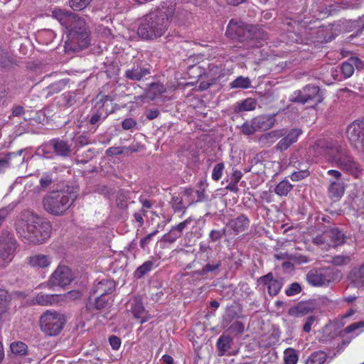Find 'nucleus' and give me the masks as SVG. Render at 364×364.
<instances>
[{"label":"nucleus","mask_w":364,"mask_h":364,"mask_svg":"<svg viewBox=\"0 0 364 364\" xmlns=\"http://www.w3.org/2000/svg\"><path fill=\"white\" fill-rule=\"evenodd\" d=\"M166 89L162 83L153 82L149 86L147 90V97L151 100H154L166 92Z\"/></svg>","instance_id":"31"},{"label":"nucleus","mask_w":364,"mask_h":364,"mask_svg":"<svg viewBox=\"0 0 364 364\" xmlns=\"http://www.w3.org/2000/svg\"><path fill=\"white\" fill-rule=\"evenodd\" d=\"M257 102L252 98H247L245 100L237 102L235 111L236 112L251 111L256 108Z\"/></svg>","instance_id":"33"},{"label":"nucleus","mask_w":364,"mask_h":364,"mask_svg":"<svg viewBox=\"0 0 364 364\" xmlns=\"http://www.w3.org/2000/svg\"><path fill=\"white\" fill-rule=\"evenodd\" d=\"M315 157L324 156L326 161L342 171L358 178L363 168L346 146L334 139H321L312 146Z\"/></svg>","instance_id":"1"},{"label":"nucleus","mask_w":364,"mask_h":364,"mask_svg":"<svg viewBox=\"0 0 364 364\" xmlns=\"http://www.w3.org/2000/svg\"><path fill=\"white\" fill-rule=\"evenodd\" d=\"M360 328H364V321H358L353 323H351L350 325L346 327L343 330L344 333L346 334L355 332L357 330H359Z\"/></svg>","instance_id":"52"},{"label":"nucleus","mask_w":364,"mask_h":364,"mask_svg":"<svg viewBox=\"0 0 364 364\" xmlns=\"http://www.w3.org/2000/svg\"><path fill=\"white\" fill-rule=\"evenodd\" d=\"M92 0H69L70 6L75 11H81L86 8Z\"/></svg>","instance_id":"45"},{"label":"nucleus","mask_w":364,"mask_h":364,"mask_svg":"<svg viewBox=\"0 0 364 364\" xmlns=\"http://www.w3.org/2000/svg\"><path fill=\"white\" fill-rule=\"evenodd\" d=\"M232 344V338L230 336L222 335L217 341V348L218 350V355L223 356L231 348Z\"/></svg>","instance_id":"26"},{"label":"nucleus","mask_w":364,"mask_h":364,"mask_svg":"<svg viewBox=\"0 0 364 364\" xmlns=\"http://www.w3.org/2000/svg\"><path fill=\"white\" fill-rule=\"evenodd\" d=\"M293 185L287 178L280 181L274 188V192L279 196H286L292 190Z\"/></svg>","instance_id":"35"},{"label":"nucleus","mask_w":364,"mask_h":364,"mask_svg":"<svg viewBox=\"0 0 364 364\" xmlns=\"http://www.w3.org/2000/svg\"><path fill=\"white\" fill-rule=\"evenodd\" d=\"M232 332L235 333H242L245 331V325L241 321H235L230 326Z\"/></svg>","instance_id":"56"},{"label":"nucleus","mask_w":364,"mask_h":364,"mask_svg":"<svg viewBox=\"0 0 364 364\" xmlns=\"http://www.w3.org/2000/svg\"><path fill=\"white\" fill-rule=\"evenodd\" d=\"M17 245L14 236L10 233L0 239V259L9 262L12 260Z\"/></svg>","instance_id":"12"},{"label":"nucleus","mask_w":364,"mask_h":364,"mask_svg":"<svg viewBox=\"0 0 364 364\" xmlns=\"http://www.w3.org/2000/svg\"><path fill=\"white\" fill-rule=\"evenodd\" d=\"M171 204L175 212H178L185 209L183 205V200L178 196H173L171 200Z\"/></svg>","instance_id":"51"},{"label":"nucleus","mask_w":364,"mask_h":364,"mask_svg":"<svg viewBox=\"0 0 364 364\" xmlns=\"http://www.w3.org/2000/svg\"><path fill=\"white\" fill-rule=\"evenodd\" d=\"M28 264L33 268L41 269L48 267L52 258L49 255L36 254L28 257Z\"/></svg>","instance_id":"24"},{"label":"nucleus","mask_w":364,"mask_h":364,"mask_svg":"<svg viewBox=\"0 0 364 364\" xmlns=\"http://www.w3.org/2000/svg\"><path fill=\"white\" fill-rule=\"evenodd\" d=\"M227 228L221 230H213L209 234V238L212 242H216L220 240L225 235Z\"/></svg>","instance_id":"54"},{"label":"nucleus","mask_w":364,"mask_h":364,"mask_svg":"<svg viewBox=\"0 0 364 364\" xmlns=\"http://www.w3.org/2000/svg\"><path fill=\"white\" fill-rule=\"evenodd\" d=\"M259 281L264 285H267L268 293L271 296H276L282 287V282L279 279H274L271 272L259 277Z\"/></svg>","instance_id":"20"},{"label":"nucleus","mask_w":364,"mask_h":364,"mask_svg":"<svg viewBox=\"0 0 364 364\" xmlns=\"http://www.w3.org/2000/svg\"><path fill=\"white\" fill-rule=\"evenodd\" d=\"M178 232H176V230H171L168 233L164 235V240L166 242L172 243L176 240L177 238L180 237Z\"/></svg>","instance_id":"58"},{"label":"nucleus","mask_w":364,"mask_h":364,"mask_svg":"<svg viewBox=\"0 0 364 364\" xmlns=\"http://www.w3.org/2000/svg\"><path fill=\"white\" fill-rule=\"evenodd\" d=\"M285 364H296L299 360L297 351L291 348L286 349L284 352Z\"/></svg>","instance_id":"41"},{"label":"nucleus","mask_w":364,"mask_h":364,"mask_svg":"<svg viewBox=\"0 0 364 364\" xmlns=\"http://www.w3.org/2000/svg\"><path fill=\"white\" fill-rule=\"evenodd\" d=\"M348 279L356 287L364 286V264L353 268L348 274Z\"/></svg>","instance_id":"25"},{"label":"nucleus","mask_w":364,"mask_h":364,"mask_svg":"<svg viewBox=\"0 0 364 364\" xmlns=\"http://www.w3.org/2000/svg\"><path fill=\"white\" fill-rule=\"evenodd\" d=\"M306 278L312 286H323L334 279V272L330 269H311L306 274Z\"/></svg>","instance_id":"10"},{"label":"nucleus","mask_w":364,"mask_h":364,"mask_svg":"<svg viewBox=\"0 0 364 364\" xmlns=\"http://www.w3.org/2000/svg\"><path fill=\"white\" fill-rule=\"evenodd\" d=\"M204 72L202 70L201 67L198 65H194L188 68V74L191 77H198L200 82L204 80Z\"/></svg>","instance_id":"46"},{"label":"nucleus","mask_w":364,"mask_h":364,"mask_svg":"<svg viewBox=\"0 0 364 364\" xmlns=\"http://www.w3.org/2000/svg\"><path fill=\"white\" fill-rule=\"evenodd\" d=\"M23 149H20L16 152H10L2 156L0 155V173L4 172L13 164H21L24 161L22 153Z\"/></svg>","instance_id":"15"},{"label":"nucleus","mask_w":364,"mask_h":364,"mask_svg":"<svg viewBox=\"0 0 364 364\" xmlns=\"http://www.w3.org/2000/svg\"><path fill=\"white\" fill-rule=\"evenodd\" d=\"M77 197L74 192H53L43 198V208L52 215H60L70 207Z\"/></svg>","instance_id":"5"},{"label":"nucleus","mask_w":364,"mask_h":364,"mask_svg":"<svg viewBox=\"0 0 364 364\" xmlns=\"http://www.w3.org/2000/svg\"><path fill=\"white\" fill-rule=\"evenodd\" d=\"M132 313L136 318H141V323L147 321V318L144 317V308L141 303L136 301L132 304Z\"/></svg>","instance_id":"40"},{"label":"nucleus","mask_w":364,"mask_h":364,"mask_svg":"<svg viewBox=\"0 0 364 364\" xmlns=\"http://www.w3.org/2000/svg\"><path fill=\"white\" fill-rule=\"evenodd\" d=\"M48 144L58 156L68 157L71 153V145L65 141L54 139L50 141Z\"/></svg>","instance_id":"21"},{"label":"nucleus","mask_w":364,"mask_h":364,"mask_svg":"<svg viewBox=\"0 0 364 364\" xmlns=\"http://www.w3.org/2000/svg\"><path fill=\"white\" fill-rule=\"evenodd\" d=\"M254 124L257 132L266 131L272 128L276 124L274 115H259L253 118Z\"/></svg>","instance_id":"22"},{"label":"nucleus","mask_w":364,"mask_h":364,"mask_svg":"<svg viewBox=\"0 0 364 364\" xmlns=\"http://www.w3.org/2000/svg\"><path fill=\"white\" fill-rule=\"evenodd\" d=\"M226 36L237 41L250 42V46H256L255 42V33L252 26L245 25L243 22L231 20L226 29Z\"/></svg>","instance_id":"7"},{"label":"nucleus","mask_w":364,"mask_h":364,"mask_svg":"<svg viewBox=\"0 0 364 364\" xmlns=\"http://www.w3.org/2000/svg\"><path fill=\"white\" fill-rule=\"evenodd\" d=\"M350 261L349 256L337 255L332 258L331 262L334 265L341 266L347 264Z\"/></svg>","instance_id":"53"},{"label":"nucleus","mask_w":364,"mask_h":364,"mask_svg":"<svg viewBox=\"0 0 364 364\" xmlns=\"http://www.w3.org/2000/svg\"><path fill=\"white\" fill-rule=\"evenodd\" d=\"M350 62L353 63L354 69L360 70L364 68V61L357 57H351Z\"/></svg>","instance_id":"63"},{"label":"nucleus","mask_w":364,"mask_h":364,"mask_svg":"<svg viewBox=\"0 0 364 364\" xmlns=\"http://www.w3.org/2000/svg\"><path fill=\"white\" fill-rule=\"evenodd\" d=\"M11 352L15 355H25L27 352V346L21 341L12 343L10 346Z\"/></svg>","instance_id":"44"},{"label":"nucleus","mask_w":364,"mask_h":364,"mask_svg":"<svg viewBox=\"0 0 364 364\" xmlns=\"http://www.w3.org/2000/svg\"><path fill=\"white\" fill-rule=\"evenodd\" d=\"M221 73L222 69L220 66L214 64L209 65V71L207 73H203L205 80L200 82L199 89L200 90L208 89L223 75Z\"/></svg>","instance_id":"14"},{"label":"nucleus","mask_w":364,"mask_h":364,"mask_svg":"<svg viewBox=\"0 0 364 364\" xmlns=\"http://www.w3.org/2000/svg\"><path fill=\"white\" fill-rule=\"evenodd\" d=\"M58 297L57 294H38L35 298V303L41 306H47L56 302Z\"/></svg>","instance_id":"34"},{"label":"nucleus","mask_w":364,"mask_h":364,"mask_svg":"<svg viewBox=\"0 0 364 364\" xmlns=\"http://www.w3.org/2000/svg\"><path fill=\"white\" fill-rule=\"evenodd\" d=\"M73 277L71 269L67 266H58L50 275L48 284L51 287H65L70 284Z\"/></svg>","instance_id":"11"},{"label":"nucleus","mask_w":364,"mask_h":364,"mask_svg":"<svg viewBox=\"0 0 364 364\" xmlns=\"http://www.w3.org/2000/svg\"><path fill=\"white\" fill-rule=\"evenodd\" d=\"M192 219L191 218L186 219L182 223H180L177 225L173 227L171 229L176 230V232H178L179 235H181L182 231L186 226L191 222Z\"/></svg>","instance_id":"61"},{"label":"nucleus","mask_w":364,"mask_h":364,"mask_svg":"<svg viewBox=\"0 0 364 364\" xmlns=\"http://www.w3.org/2000/svg\"><path fill=\"white\" fill-rule=\"evenodd\" d=\"M313 100L316 102H320L322 100L319 87L313 85H306L302 90L295 91L291 98L292 102L302 104Z\"/></svg>","instance_id":"9"},{"label":"nucleus","mask_w":364,"mask_h":364,"mask_svg":"<svg viewBox=\"0 0 364 364\" xmlns=\"http://www.w3.org/2000/svg\"><path fill=\"white\" fill-rule=\"evenodd\" d=\"M7 300V291L0 289V311L2 312L6 309Z\"/></svg>","instance_id":"59"},{"label":"nucleus","mask_w":364,"mask_h":364,"mask_svg":"<svg viewBox=\"0 0 364 364\" xmlns=\"http://www.w3.org/2000/svg\"><path fill=\"white\" fill-rule=\"evenodd\" d=\"M290 164L297 169V171H294L290 176L293 181H301L310 175L307 164L300 161H294L293 157L290 159Z\"/></svg>","instance_id":"23"},{"label":"nucleus","mask_w":364,"mask_h":364,"mask_svg":"<svg viewBox=\"0 0 364 364\" xmlns=\"http://www.w3.org/2000/svg\"><path fill=\"white\" fill-rule=\"evenodd\" d=\"M330 233L328 237H331V245L332 247L335 248L345 242L344 234L337 228H329Z\"/></svg>","instance_id":"29"},{"label":"nucleus","mask_w":364,"mask_h":364,"mask_svg":"<svg viewBox=\"0 0 364 364\" xmlns=\"http://www.w3.org/2000/svg\"><path fill=\"white\" fill-rule=\"evenodd\" d=\"M52 16L65 27L69 41L77 46L74 49H82L89 45V32L82 18L61 9H55L52 11Z\"/></svg>","instance_id":"3"},{"label":"nucleus","mask_w":364,"mask_h":364,"mask_svg":"<svg viewBox=\"0 0 364 364\" xmlns=\"http://www.w3.org/2000/svg\"><path fill=\"white\" fill-rule=\"evenodd\" d=\"M16 230L19 237L25 242L40 244L50 235L51 226L43 218L28 213L16 223Z\"/></svg>","instance_id":"4"},{"label":"nucleus","mask_w":364,"mask_h":364,"mask_svg":"<svg viewBox=\"0 0 364 364\" xmlns=\"http://www.w3.org/2000/svg\"><path fill=\"white\" fill-rule=\"evenodd\" d=\"M257 132L253 119L250 122H245L241 127V132L245 135H251Z\"/></svg>","instance_id":"47"},{"label":"nucleus","mask_w":364,"mask_h":364,"mask_svg":"<svg viewBox=\"0 0 364 364\" xmlns=\"http://www.w3.org/2000/svg\"><path fill=\"white\" fill-rule=\"evenodd\" d=\"M210 255L211 248L210 247V246L205 244L200 243L199 246V250L196 254L195 260L193 261V262H196V259H200L204 262H207L209 259Z\"/></svg>","instance_id":"38"},{"label":"nucleus","mask_w":364,"mask_h":364,"mask_svg":"<svg viewBox=\"0 0 364 364\" xmlns=\"http://www.w3.org/2000/svg\"><path fill=\"white\" fill-rule=\"evenodd\" d=\"M109 342L113 350H118L121 346V339L116 336H111Z\"/></svg>","instance_id":"60"},{"label":"nucleus","mask_w":364,"mask_h":364,"mask_svg":"<svg viewBox=\"0 0 364 364\" xmlns=\"http://www.w3.org/2000/svg\"><path fill=\"white\" fill-rule=\"evenodd\" d=\"M90 295L85 304L86 309L88 311H100L105 309L109 304L111 297L102 295Z\"/></svg>","instance_id":"16"},{"label":"nucleus","mask_w":364,"mask_h":364,"mask_svg":"<svg viewBox=\"0 0 364 364\" xmlns=\"http://www.w3.org/2000/svg\"><path fill=\"white\" fill-rule=\"evenodd\" d=\"M154 266V262L152 260H148L144 262L140 265L134 272V277L137 279H141L146 274L149 272Z\"/></svg>","instance_id":"39"},{"label":"nucleus","mask_w":364,"mask_h":364,"mask_svg":"<svg viewBox=\"0 0 364 364\" xmlns=\"http://www.w3.org/2000/svg\"><path fill=\"white\" fill-rule=\"evenodd\" d=\"M250 225V220L245 215H240L237 218L230 220L226 225V228L232 230L235 235L247 230Z\"/></svg>","instance_id":"19"},{"label":"nucleus","mask_w":364,"mask_h":364,"mask_svg":"<svg viewBox=\"0 0 364 364\" xmlns=\"http://www.w3.org/2000/svg\"><path fill=\"white\" fill-rule=\"evenodd\" d=\"M301 291V287L299 283L294 282L292 283L290 287L286 289V294L287 296H291L300 293Z\"/></svg>","instance_id":"55"},{"label":"nucleus","mask_w":364,"mask_h":364,"mask_svg":"<svg viewBox=\"0 0 364 364\" xmlns=\"http://www.w3.org/2000/svg\"><path fill=\"white\" fill-rule=\"evenodd\" d=\"M287 134L285 129H276L262 135L259 138L261 142L272 144L275 140L284 136Z\"/></svg>","instance_id":"30"},{"label":"nucleus","mask_w":364,"mask_h":364,"mask_svg":"<svg viewBox=\"0 0 364 364\" xmlns=\"http://www.w3.org/2000/svg\"><path fill=\"white\" fill-rule=\"evenodd\" d=\"M344 190L343 183L337 181L331 182L328 191L330 198L333 199H338L343 195Z\"/></svg>","instance_id":"27"},{"label":"nucleus","mask_w":364,"mask_h":364,"mask_svg":"<svg viewBox=\"0 0 364 364\" xmlns=\"http://www.w3.org/2000/svg\"><path fill=\"white\" fill-rule=\"evenodd\" d=\"M65 323L63 314L53 310H47L40 318L41 331L50 336H57Z\"/></svg>","instance_id":"6"},{"label":"nucleus","mask_w":364,"mask_h":364,"mask_svg":"<svg viewBox=\"0 0 364 364\" xmlns=\"http://www.w3.org/2000/svg\"><path fill=\"white\" fill-rule=\"evenodd\" d=\"M302 132L299 129H292L283 138H282L277 144L275 149L279 151L287 150L291 145L295 143Z\"/></svg>","instance_id":"18"},{"label":"nucleus","mask_w":364,"mask_h":364,"mask_svg":"<svg viewBox=\"0 0 364 364\" xmlns=\"http://www.w3.org/2000/svg\"><path fill=\"white\" fill-rule=\"evenodd\" d=\"M328 355L323 350H318L312 353L306 359L305 364H324L327 360Z\"/></svg>","instance_id":"32"},{"label":"nucleus","mask_w":364,"mask_h":364,"mask_svg":"<svg viewBox=\"0 0 364 364\" xmlns=\"http://www.w3.org/2000/svg\"><path fill=\"white\" fill-rule=\"evenodd\" d=\"M251 81L249 77L239 76L230 83L231 88L247 89L250 87Z\"/></svg>","instance_id":"42"},{"label":"nucleus","mask_w":364,"mask_h":364,"mask_svg":"<svg viewBox=\"0 0 364 364\" xmlns=\"http://www.w3.org/2000/svg\"><path fill=\"white\" fill-rule=\"evenodd\" d=\"M350 24V28H358L355 35H352V36H357L360 34L364 30V16L359 18L358 21H350L348 22Z\"/></svg>","instance_id":"50"},{"label":"nucleus","mask_w":364,"mask_h":364,"mask_svg":"<svg viewBox=\"0 0 364 364\" xmlns=\"http://www.w3.org/2000/svg\"><path fill=\"white\" fill-rule=\"evenodd\" d=\"M82 293L80 291H70L65 294L66 300H75L82 297Z\"/></svg>","instance_id":"62"},{"label":"nucleus","mask_w":364,"mask_h":364,"mask_svg":"<svg viewBox=\"0 0 364 364\" xmlns=\"http://www.w3.org/2000/svg\"><path fill=\"white\" fill-rule=\"evenodd\" d=\"M157 232H158V230H155V231L151 232L150 234H149L147 236L141 238L140 240V242H139V246L142 249H145L146 247L149 244V242L152 240L153 237L154 235H156Z\"/></svg>","instance_id":"57"},{"label":"nucleus","mask_w":364,"mask_h":364,"mask_svg":"<svg viewBox=\"0 0 364 364\" xmlns=\"http://www.w3.org/2000/svg\"><path fill=\"white\" fill-rule=\"evenodd\" d=\"M340 71L343 75L345 78L350 77L354 73L353 64L350 62V58L346 61L343 62L339 68Z\"/></svg>","instance_id":"43"},{"label":"nucleus","mask_w":364,"mask_h":364,"mask_svg":"<svg viewBox=\"0 0 364 364\" xmlns=\"http://www.w3.org/2000/svg\"><path fill=\"white\" fill-rule=\"evenodd\" d=\"M221 266V262L220 260L213 262L212 264L208 263L203 266L201 269L196 270L193 272V275L204 277L208 272H213L217 270Z\"/></svg>","instance_id":"36"},{"label":"nucleus","mask_w":364,"mask_h":364,"mask_svg":"<svg viewBox=\"0 0 364 364\" xmlns=\"http://www.w3.org/2000/svg\"><path fill=\"white\" fill-rule=\"evenodd\" d=\"M150 74V66L141 62L134 63L133 66L124 72V77L130 80L139 81Z\"/></svg>","instance_id":"13"},{"label":"nucleus","mask_w":364,"mask_h":364,"mask_svg":"<svg viewBox=\"0 0 364 364\" xmlns=\"http://www.w3.org/2000/svg\"><path fill=\"white\" fill-rule=\"evenodd\" d=\"M53 182V178L52 174L48 173H44L39 181L40 187L43 190H46L51 185Z\"/></svg>","instance_id":"49"},{"label":"nucleus","mask_w":364,"mask_h":364,"mask_svg":"<svg viewBox=\"0 0 364 364\" xmlns=\"http://www.w3.org/2000/svg\"><path fill=\"white\" fill-rule=\"evenodd\" d=\"M277 259H289L298 264L306 263L308 259L303 255H294L287 252H280L274 256Z\"/></svg>","instance_id":"37"},{"label":"nucleus","mask_w":364,"mask_h":364,"mask_svg":"<svg viewBox=\"0 0 364 364\" xmlns=\"http://www.w3.org/2000/svg\"><path fill=\"white\" fill-rule=\"evenodd\" d=\"M136 122L134 119L132 118L125 119L122 124V128L125 130L130 129L135 127Z\"/></svg>","instance_id":"64"},{"label":"nucleus","mask_w":364,"mask_h":364,"mask_svg":"<svg viewBox=\"0 0 364 364\" xmlns=\"http://www.w3.org/2000/svg\"><path fill=\"white\" fill-rule=\"evenodd\" d=\"M329 229L326 230L321 235H317L313 239L314 244L320 246L323 249L328 250L332 247L331 237H328Z\"/></svg>","instance_id":"28"},{"label":"nucleus","mask_w":364,"mask_h":364,"mask_svg":"<svg viewBox=\"0 0 364 364\" xmlns=\"http://www.w3.org/2000/svg\"><path fill=\"white\" fill-rule=\"evenodd\" d=\"M175 11V5L164 4L147 14L138 28L139 36L145 40H154L162 36L167 31Z\"/></svg>","instance_id":"2"},{"label":"nucleus","mask_w":364,"mask_h":364,"mask_svg":"<svg viewBox=\"0 0 364 364\" xmlns=\"http://www.w3.org/2000/svg\"><path fill=\"white\" fill-rule=\"evenodd\" d=\"M347 136L352 145L364 153V119L355 120L347 127Z\"/></svg>","instance_id":"8"},{"label":"nucleus","mask_w":364,"mask_h":364,"mask_svg":"<svg viewBox=\"0 0 364 364\" xmlns=\"http://www.w3.org/2000/svg\"><path fill=\"white\" fill-rule=\"evenodd\" d=\"M115 289L114 281L109 279H103L95 284L90 289V295L109 296Z\"/></svg>","instance_id":"17"},{"label":"nucleus","mask_w":364,"mask_h":364,"mask_svg":"<svg viewBox=\"0 0 364 364\" xmlns=\"http://www.w3.org/2000/svg\"><path fill=\"white\" fill-rule=\"evenodd\" d=\"M224 168L223 163H218L214 166L211 175L213 180L218 181L221 178Z\"/></svg>","instance_id":"48"}]
</instances>
